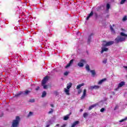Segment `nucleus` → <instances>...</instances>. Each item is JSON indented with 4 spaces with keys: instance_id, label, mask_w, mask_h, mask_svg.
I'll list each match as a JSON object with an SVG mask.
<instances>
[{
    "instance_id": "1",
    "label": "nucleus",
    "mask_w": 127,
    "mask_h": 127,
    "mask_svg": "<svg viewBox=\"0 0 127 127\" xmlns=\"http://www.w3.org/2000/svg\"><path fill=\"white\" fill-rule=\"evenodd\" d=\"M127 38V35L124 32L120 33V36H118L115 39V41H111L109 42H107L106 41H103V44H102V46L103 47H108V46H111L116 43H120V42H123V41H126V39Z\"/></svg>"
},
{
    "instance_id": "2",
    "label": "nucleus",
    "mask_w": 127,
    "mask_h": 127,
    "mask_svg": "<svg viewBox=\"0 0 127 127\" xmlns=\"http://www.w3.org/2000/svg\"><path fill=\"white\" fill-rule=\"evenodd\" d=\"M20 121V118L19 116L16 117L15 120H13L11 127H18L19 126V122Z\"/></svg>"
},
{
    "instance_id": "3",
    "label": "nucleus",
    "mask_w": 127,
    "mask_h": 127,
    "mask_svg": "<svg viewBox=\"0 0 127 127\" xmlns=\"http://www.w3.org/2000/svg\"><path fill=\"white\" fill-rule=\"evenodd\" d=\"M86 63H87V61H86L85 60L81 59L80 61V62L77 64V66L82 68V67H84V64H86Z\"/></svg>"
},
{
    "instance_id": "4",
    "label": "nucleus",
    "mask_w": 127,
    "mask_h": 127,
    "mask_svg": "<svg viewBox=\"0 0 127 127\" xmlns=\"http://www.w3.org/2000/svg\"><path fill=\"white\" fill-rule=\"evenodd\" d=\"M125 84H126V82H125V81L121 82L120 83H119L118 87L115 89V90L118 91V90H119L120 88H122L123 86H125Z\"/></svg>"
},
{
    "instance_id": "5",
    "label": "nucleus",
    "mask_w": 127,
    "mask_h": 127,
    "mask_svg": "<svg viewBox=\"0 0 127 127\" xmlns=\"http://www.w3.org/2000/svg\"><path fill=\"white\" fill-rule=\"evenodd\" d=\"M94 36V33H91L89 36L87 40L88 44H90L91 43V40H92V38Z\"/></svg>"
},
{
    "instance_id": "6",
    "label": "nucleus",
    "mask_w": 127,
    "mask_h": 127,
    "mask_svg": "<svg viewBox=\"0 0 127 127\" xmlns=\"http://www.w3.org/2000/svg\"><path fill=\"white\" fill-rule=\"evenodd\" d=\"M98 89H100L99 85L91 86L89 87L90 90H97Z\"/></svg>"
},
{
    "instance_id": "7",
    "label": "nucleus",
    "mask_w": 127,
    "mask_h": 127,
    "mask_svg": "<svg viewBox=\"0 0 127 127\" xmlns=\"http://www.w3.org/2000/svg\"><path fill=\"white\" fill-rule=\"evenodd\" d=\"M102 50L101 51V54H103L104 52L108 51L109 50V49L108 48H106V47H103L101 48Z\"/></svg>"
},
{
    "instance_id": "8",
    "label": "nucleus",
    "mask_w": 127,
    "mask_h": 127,
    "mask_svg": "<svg viewBox=\"0 0 127 127\" xmlns=\"http://www.w3.org/2000/svg\"><path fill=\"white\" fill-rule=\"evenodd\" d=\"M87 93V90L84 89L83 90V93L82 95L81 96V99L83 100L85 98V97H86V94Z\"/></svg>"
},
{
    "instance_id": "9",
    "label": "nucleus",
    "mask_w": 127,
    "mask_h": 127,
    "mask_svg": "<svg viewBox=\"0 0 127 127\" xmlns=\"http://www.w3.org/2000/svg\"><path fill=\"white\" fill-rule=\"evenodd\" d=\"M106 81H107V78H103V79L99 80V81L98 82V84L102 85V84H103V83H104V82H106Z\"/></svg>"
},
{
    "instance_id": "10",
    "label": "nucleus",
    "mask_w": 127,
    "mask_h": 127,
    "mask_svg": "<svg viewBox=\"0 0 127 127\" xmlns=\"http://www.w3.org/2000/svg\"><path fill=\"white\" fill-rule=\"evenodd\" d=\"M97 105H99L98 103L90 106L88 108L89 111H91V110H92V109H94V108H95V107H97Z\"/></svg>"
},
{
    "instance_id": "11",
    "label": "nucleus",
    "mask_w": 127,
    "mask_h": 127,
    "mask_svg": "<svg viewBox=\"0 0 127 127\" xmlns=\"http://www.w3.org/2000/svg\"><path fill=\"white\" fill-rule=\"evenodd\" d=\"M74 63V60H71L70 61L69 63L66 65L65 66V68H68V67H70L72 64Z\"/></svg>"
},
{
    "instance_id": "12",
    "label": "nucleus",
    "mask_w": 127,
    "mask_h": 127,
    "mask_svg": "<svg viewBox=\"0 0 127 127\" xmlns=\"http://www.w3.org/2000/svg\"><path fill=\"white\" fill-rule=\"evenodd\" d=\"M94 14V12H93V11H91L90 13L88 15V16L86 17V20H89V19H90V18L91 16H93V15Z\"/></svg>"
},
{
    "instance_id": "13",
    "label": "nucleus",
    "mask_w": 127,
    "mask_h": 127,
    "mask_svg": "<svg viewBox=\"0 0 127 127\" xmlns=\"http://www.w3.org/2000/svg\"><path fill=\"white\" fill-rule=\"evenodd\" d=\"M30 93H31V90H26L24 92L23 91V95L27 96V95H29Z\"/></svg>"
},
{
    "instance_id": "14",
    "label": "nucleus",
    "mask_w": 127,
    "mask_h": 127,
    "mask_svg": "<svg viewBox=\"0 0 127 127\" xmlns=\"http://www.w3.org/2000/svg\"><path fill=\"white\" fill-rule=\"evenodd\" d=\"M72 114V113H70L69 114L66 115L64 117V121H67V120L69 119V117H70V115Z\"/></svg>"
},
{
    "instance_id": "15",
    "label": "nucleus",
    "mask_w": 127,
    "mask_h": 127,
    "mask_svg": "<svg viewBox=\"0 0 127 127\" xmlns=\"http://www.w3.org/2000/svg\"><path fill=\"white\" fill-rule=\"evenodd\" d=\"M90 72L91 73L92 77L96 76V71L95 70H90Z\"/></svg>"
},
{
    "instance_id": "16",
    "label": "nucleus",
    "mask_w": 127,
    "mask_h": 127,
    "mask_svg": "<svg viewBox=\"0 0 127 127\" xmlns=\"http://www.w3.org/2000/svg\"><path fill=\"white\" fill-rule=\"evenodd\" d=\"M22 94L23 95V92L20 91L19 93L15 94L14 97H16V98H18V97H19V96H20L21 95H22Z\"/></svg>"
},
{
    "instance_id": "17",
    "label": "nucleus",
    "mask_w": 127,
    "mask_h": 127,
    "mask_svg": "<svg viewBox=\"0 0 127 127\" xmlns=\"http://www.w3.org/2000/svg\"><path fill=\"white\" fill-rule=\"evenodd\" d=\"M104 104H105V105H108V103L105 102L104 100H102L100 102H98V105H104Z\"/></svg>"
},
{
    "instance_id": "18",
    "label": "nucleus",
    "mask_w": 127,
    "mask_h": 127,
    "mask_svg": "<svg viewBox=\"0 0 127 127\" xmlns=\"http://www.w3.org/2000/svg\"><path fill=\"white\" fill-rule=\"evenodd\" d=\"M64 91L65 92V93H66V94L67 96H70V93L69 92V89H67L66 88H64Z\"/></svg>"
},
{
    "instance_id": "19",
    "label": "nucleus",
    "mask_w": 127,
    "mask_h": 127,
    "mask_svg": "<svg viewBox=\"0 0 127 127\" xmlns=\"http://www.w3.org/2000/svg\"><path fill=\"white\" fill-rule=\"evenodd\" d=\"M85 85V83H82L80 84H78L77 87H76V89L77 90H79V89H80V88H81V87H82V86H84Z\"/></svg>"
},
{
    "instance_id": "20",
    "label": "nucleus",
    "mask_w": 127,
    "mask_h": 127,
    "mask_svg": "<svg viewBox=\"0 0 127 127\" xmlns=\"http://www.w3.org/2000/svg\"><path fill=\"white\" fill-rule=\"evenodd\" d=\"M47 94V93H46V91H44L42 94V98H45V97H46Z\"/></svg>"
},
{
    "instance_id": "21",
    "label": "nucleus",
    "mask_w": 127,
    "mask_h": 127,
    "mask_svg": "<svg viewBox=\"0 0 127 127\" xmlns=\"http://www.w3.org/2000/svg\"><path fill=\"white\" fill-rule=\"evenodd\" d=\"M78 124H79V121H75L74 123H73L71 127H76V125H78Z\"/></svg>"
},
{
    "instance_id": "22",
    "label": "nucleus",
    "mask_w": 127,
    "mask_h": 127,
    "mask_svg": "<svg viewBox=\"0 0 127 127\" xmlns=\"http://www.w3.org/2000/svg\"><path fill=\"white\" fill-rule=\"evenodd\" d=\"M71 87H72V83H69L67 84L66 88L68 90H69V89H70Z\"/></svg>"
},
{
    "instance_id": "23",
    "label": "nucleus",
    "mask_w": 127,
    "mask_h": 127,
    "mask_svg": "<svg viewBox=\"0 0 127 127\" xmlns=\"http://www.w3.org/2000/svg\"><path fill=\"white\" fill-rule=\"evenodd\" d=\"M85 68H86V70H87L88 72H89V71H91V70L90 69V66L88 64L86 65Z\"/></svg>"
},
{
    "instance_id": "24",
    "label": "nucleus",
    "mask_w": 127,
    "mask_h": 127,
    "mask_svg": "<svg viewBox=\"0 0 127 127\" xmlns=\"http://www.w3.org/2000/svg\"><path fill=\"white\" fill-rule=\"evenodd\" d=\"M110 7L111 5L109 3H107L106 4V10H109Z\"/></svg>"
},
{
    "instance_id": "25",
    "label": "nucleus",
    "mask_w": 127,
    "mask_h": 127,
    "mask_svg": "<svg viewBox=\"0 0 127 127\" xmlns=\"http://www.w3.org/2000/svg\"><path fill=\"white\" fill-rule=\"evenodd\" d=\"M33 115V112H30L27 115V118H29L30 117H31Z\"/></svg>"
},
{
    "instance_id": "26",
    "label": "nucleus",
    "mask_w": 127,
    "mask_h": 127,
    "mask_svg": "<svg viewBox=\"0 0 127 127\" xmlns=\"http://www.w3.org/2000/svg\"><path fill=\"white\" fill-rule=\"evenodd\" d=\"M53 112H54V110H53V109H52V108H51V110L48 112V114H49V115H50V114H52L53 113Z\"/></svg>"
},
{
    "instance_id": "27",
    "label": "nucleus",
    "mask_w": 127,
    "mask_h": 127,
    "mask_svg": "<svg viewBox=\"0 0 127 127\" xmlns=\"http://www.w3.org/2000/svg\"><path fill=\"white\" fill-rule=\"evenodd\" d=\"M127 117H126L125 119L119 121V123H123V122H125V121H127Z\"/></svg>"
},
{
    "instance_id": "28",
    "label": "nucleus",
    "mask_w": 127,
    "mask_h": 127,
    "mask_svg": "<svg viewBox=\"0 0 127 127\" xmlns=\"http://www.w3.org/2000/svg\"><path fill=\"white\" fill-rule=\"evenodd\" d=\"M110 30L111 32H114V33H115V30L114 29V28H113L112 26H110Z\"/></svg>"
},
{
    "instance_id": "29",
    "label": "nucleus",
    "mask_w": 127,
    "mask_h": 127,
    "mask_svg": "<svg viewBox=\"0 0 127 127\" xmlns=\"http://www.w3.org/2000/svg\"><path fill=\"white\" fill-rule=\"evenodd\" d=\"M107 61H108V59H104L102 62L103 64H106L107 63Z\"/></svg>"
},
{
    "instance_id": "30",
    "label": "nucleus",
    "mask_w": 127,
    "mask_h": 127,
    "mask_svg": "<svg viewBox=\"0 0 127 127\" xmlns=\"http://www.w3.org/2000/svg\"><path fill=\"white\" fill-rule=\"evenodd\" d=\"M88 115V113L85 112L83 114V117L86 118V117Z\"/></svg>"
},
{
    "instance_id": "31",
    "label": "nucleus",
    "mask_w": 127,
    "mask_h": 127,
    "mask_svg": "<svg viewBox=\"0 0 127 127\" xmlns=\"http://www.w3.org/2000/svg\"><path fill=\"white\" fill-rule=\"evenodd\" d=\"M126 1H127V0H122L120 2V4H124Z\"/></svg>"
},
{
    "instance_id": "32",
    "label": "nucleus",
    "mask_w": 127,
    "mask_h": 127,
    "mask_svg": "<svg viewBox=\"0 0 127 127\" xmlns=\"http://www.w3.org/2000/svg\"><path fill=\"white\" fill-rule=\"evenodd\" d=\"M69 73H70V72H69V71H65L64 72V76H68Z\"/></svg>"
},
{
    "instance_id": "33",
    "label": "nucleus",
    "mask_w": 127,
    "mask_h": 127,
    "mask_svg": "<svg viewBox=\"0 0 127 127\" xmlns=\"http://www.w3.org/2000/svg\"><path fill=\"white\" fill-rule=\"evenodd\" d=\"M43 80H44V81L47 82V81H48V76H45Z\"/></svg>"
},
{
    "instance_id": "34",
    "label": "nucleus",
    "mask_w": 127,
    "mask_h": 127,
    "mask_svg": "<svg viewBox=\"0 0 127 127\" xmlns=\"http://www.w3.org/2000/svg\"><path fill=\"white\" fill-rule=\"evenodd\" d=\"M127 16H125L123 17L122 20H123V21H126V20H127Z\"/></svg>"
},
{
    "instance_id": "35",
    "label": "nucleus",
    "mask_w": 127,
    "mask_h": 127,
    "mask_svg": "<svg viewBox=\"0 0 127 127\" xmlns=\"http://www.w3.org/2000/svg\"><path fill=\"white\" fill-rule=\"evenodd\" d=\"M47 82L45 81L43 79L42 82V85H45Z\"/></svg>"
},
{
    "instance_id": "36",
    "label": "nucleus",
    "mask_w": 127,
    "mask_h": 127,
    "mask_svg": "<svg viewBox=\"0 0 127 127\" xmlns=\"http://www.w3.org/2000/svg\"><path fill=\"white\" fill-rule=\"evenodd\" d=\"M29 102L30 103H34V102H35V100H34V99H30Z\"/></svg>"
},
{
    "instance_id": "37",
    "label": "nucleus",
    "mask_w": 127,
    "mask_h": 127,
    "mask_svg": "<svg viewBox=\"0 0 127 127\" xmlns=\"http://www.w3.org/2000/svg\"><path fill=\"white\" fill-rule=\"evenodd\" d=\"M42 86L43 87L44 89H47V86L45 84H42Z\"/></svg>"
},
{
    "instance_id": "38",
    "label": "nucleus",
    "mask_w": 127,
    "mask_h": 127,
    "mask_svg": "<svg viewBox=\"0 0 127 127\" xmlns=\"http://www.w3.org/2000/svg\"><path fill=\"white\" fill-rule=\"evenodd\" d=\"M47 24H50V25H52V24H53V22H52V21L48 22Z\"/></svg>"
},
{
    "instance_id": "39",
    "label": "nucleus",
    "mask_w": 127,
    "mask_h": 127,
    "mask_svg": "<svg viewBox=\"0 0 127 127\" xmlns=\"http://www.w3.org/2000/svg\"><path fill=\"white\" fill-rule=\"evenodd\" d=\"M94 15H95V16L96 18H98L99 15H98V13H95Z\"/></svg>"
},
{
    "instance_id": "40",
    "label": "nucleus",
    "mask_w": 127,
    "mask_h": 127,
    "mask_svg": "<svg viewBox=\"0 0 127 127\" xmlns=\"http://www.w3.org/2000/svg\"><path fill=\"white\" fill-rule=\"evenodd\" d=\"M51 122L52 121L51 120H50L49 121V123H47V125H49V126H51V125H52V123H51Z\"/></svg>"
},
{
    "instance_id": "41",
    "label": "nucleus",
    "mask_w": 127,
    "mask_h": 127,
    "mask_svg": "<svg viewBox=\"0 0 127 127\" xmlns=\"http://www.w3.org/2000/svg\"><path fill=\"white\" fill-rule=\"evenodd\" d=\"M100 112L101 113H104V112H105V108H103L100 110Z\"/></svg>"
},
{
    "instance_id": "42",
    "label": "nucleus",
    "mask_w": 127,
    "mask_h": 127,
    "mask_svg": "<svg viewBox=\"0 0 127 127\" xmlns=\"http://www.w3.org/2000/svg\"><path fill=\"white\" fill-rule=\"evenodd\" d=\"M54 94L56 95V96H58V92L57 91H54Z\"/></svg>"
},
{
    "instance_id": "43",
    "label": "nucleus",
    "mask_w": 127,
    "mask_h": 127,
    "mask_svg": "<svg viewBox=\"0 0 127 127\" xmlns=\"http://www.w3.org/2000/svg\"><path fill=\"white\" fill-rule=\"evenodd\" d=\"M77 93L78 94H81V93H82V90L81 89L78 90L77 91Z\"/></svg>"
},
{
    "instance_id": "44",
    "label": "nucleus",
    "mask_w": 127,
    "mask_h": 127,
    "mask_svg": "<svg viewBox=\"0 0 127 127\" xmlns=\"http://www.w3.org/2000/svg\"><path fill=\"white\" fill-rule=\"evenodd\" d=\"M117 109H119V106L118 105H116L114 108V111H116Z\"/></svg>"
},
{
    "instance_id": "45",
    "label": "nucleus",
    "mask_w": 127,
    "mask_h": 127,
    "mask_svg": "<svg viewBox=\"0 0 127 127\" xmlns=\"http://www.w3.org/2000/svg\"><path fill=\"white\" fill-rule=\"evenodd\" d=\"M40 89V87L37 86V88H35L36 91H38Z\"/></svg>"
},
{
    "instance_id": "46",
    "label": "nucleus",
    "mask_w": 127,
    "mask_h": 127,
    "mask_svg": "<svg viewBox=\"0 0 127 127\" xmlns=\"http://www.w3.org/2000/svg\"><path fill=\"white\" fill-rule=\"evenodd\" d=\"M51 107H52V108H54V105L53 104H50Z\"/></svg>"
},
{
    "instance_id": "47",
    "label": "nucleus",
    "mask_w": 127,
    "mask_h": 127,
    "mask_svg": "<svg viewBox=\"0 0 127 127\" xmlns=\"http://www.w3.org/2000/svg\"><path fill=\"white\" fill-rule=\"evenodd\" d=\"M50 127V126L48 125V124H47V125L46 126V127Z\"/></svg>"
},
{
    "instance_id": "48",
    "label": "nucleus",
    "mask_w": 127,
    "mask_h": 127,
    "mask_svg": "<svg viewBox=\"0 0 127 127\" xmlns=\"http://www.w3.org/2000/svg\"><path fill=\"white\" fill-rule=\"evenodd\" d=\"M124 68H125V69H127V66H124Z\"/></svg>"
},
{
    "instance_id": "49",
    "label": "nucleus",
    "mask_w": 127,
    "mask_h": 127,
    "mask_svg": "<svg viewBox=\"0 0 127 127\" xmlns=\"http://www.w3.org/2000/svg\"><path fill=\"white\" fill-rule=\"evenodd\" d=\"M83 111V109H80V112H82Z\"/></svg>"
},
{
    "instance_id": "50",
    "label": "nucleus",
    "mask_w": 127,
    "mask_h": 127,
    "mask_svg": "<svg viewBox=\"0 0 127 127\" xmlns=\"http://www.w3.org/2000/svg\"><path fill=\"white\" fill-rule=\"evenodd\" d=\"M109 15H107V17H109Z\"/></svg>"
},
{
    "instance_id": "51",
    "label": "nucleus",
    "mask_w": 127,
    "mask_h": 127,
    "mask_svg": "<svg viewBox=\"0 0 127 127\" xmlns=\"http://www.w3.org/2000/svg\"><path fill=\"white\" fill-rule=\"evenodd\" d=\"M110 97L112 98V97H113V96H111Z\"/></svg>"
},
{
    "instance_id": "52",
    "label": "nucleus",
    "mask_w": 127,
    "mask_h": 127,
    "mask_svg": "<svg viewBox=\"0 0 127 127\" xmlns=\"http://www.w3.org/2000/svg\"><path fill=\"white\" fill-rule=\"evenodd\" d=\"M114 25H114V24L113 25V26H114Z\"/></svg>"
}]
</instances>
